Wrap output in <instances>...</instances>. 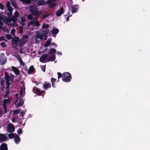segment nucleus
<instances>
[{
    "instance_id": "obj_10",
    "label": "nucleus",
    "mask_w": 150,
    "mask_h": 150,
    "mask_svg": "<svg viewBox=\"0 0 150 150\" xmlns=\"http://www.w3.org/2000/svg\"><path fill=\"white\" fill-rule=\"evenodd\" d=\"M8 132H13L15 130V127L12 124H10L8 125L7 127Z\"/></svg>"
},
{
    "instance_id": "obj_40",
    "label": "nucleus",
    "mask_w": 150,
    "mask_h": 150,
    "mask_svg": "<svg viewBox=\"0 0 150 150\" xmlns=\"http://www.w3.org/2000/svg\"><path fill=\"white\" fill-rule=\"evenodd\" d=\"M20 110H15L13 111V112L14 114H18L20 112Z\"/></svg>"
},
{
    "instance_id": "obj_56",
    "label": "nucleus",
    "mask_w": 150,
    "mask_h": 150,
    "mask_svg": "<svg viewBox=\"0 0 150 150\" xmlns=\"http://www.w3.org/2000/svg\"><path fill=\"white\" fill-rule=\"evenodd\" d=\"M52 45H55V47H57V45L54 43H52Z\"/></svg>"
},
{
    "instance_id": "obj_59",
    "label": "nucleus",
    "mask_w": 150,
    "mask_h": 150,
    "mask_svg": "<svg viewBox=\"0 0 150 150\" xmlns=\"http://www.w3.org/2000/svg\"><path fill=\"white\" fill-rule=\"evenodd\" d=\"M23 45V44L21 45H19V46L20 47H21V46Z\"/></svg>"
},
{
    "instance_id": "obj_16",
    "label": "nucleus",
    "mask_w": 150,
    "mask_h": 150,
    "mask_svg": "<svg viewBox=\"0 0 150 150\" xmlns=\"http://www.w3.org/2000/svg\"><path fill=\"white\" fill-rule=\"evenodd\" d=\"M48 55L47 54H44L40 57V61L41 62H43V61L47 58Z\"/></svg>"
},
{
    "instance_id": "obj_5",
    "label": "nucleus",
    "mask_w": 150,
    "mask_h": 150,
    "mask_svg": "<svg viewBox=\"0 0 150 150\" xmlns=\"http://www.w3.org/2000/svg\"><path fill=\"white\" fill-rule=\"evenodd\" d=\"M71 76L68 72H66L63 74L62 77V80L64 82H69L71 80Z\"/></svg>"
},
{
    "instance_id": "obj_24",
    "label": "nucleus",
    "mask_w": 150,
    "mask_h": 150,
    "mask_svg": "<svg viewBox=\"0 0 150 150\" xmlns=\"http://www.w3.org/2000/svg\"><path fill=\"white\" fill-rule=\"evenodd\" d=\"M34 69L33 66H31L29 69L28 73L30 74L32 73L34 71Z\"/></svg>"
},
{
    "instance_id": "obj_49",
    "label": "nucleus",
    "mask_w": 150,
    "mask_h": 150,
    "mask_svg": "<svg viewBox=\"0 0 150 150\" xmlns=\"http://www.w3.org/2000/svg\"><path fill=\"white\" fill-rule=\"evenodd\" d=\"M3 23L1 21H0V29H1V28L3 26Z\"/></svg>"
},
{
    "instance_id": "obj_15",
    "label": "nucleus",
    "mask_w": 150,
    "mask_h": 150,
    "mask_svg": "<svg viewBox=\"0 0 150 150\" xmlns=\"http://www.w3.org/2000/svg\"><path fill=\"white\" fill-rule=\"evenodd\" d=\"M79 8V6L77 5H74L72 6V14L74 13L77 11V9Z\"/></svg>"
},
{
    "instance_id": "obj_21",
    "label": "nucleus",
    "mask_w": 150,
    "mask_h": 150,
    "mask_svg": "<svg viewBox=\"0 0 150 150\" xmlns=\"http://www.w3.org/2000/svg\"><path fill=\"white\" fill-rule=\"evenodd\" d=\"M51 86L50 83H47V82H45L44 84V88L45 89L50 88Z\"/></svg>"
},
{
    "instance_id": "obj_52",
    "label": "nucleus",
    "mask_w": 150,
    "mask_h": 150,
    "mask_svg": "<svg viewBox=\"0 0 150 150\" xmlns=\"http://www.w3.org/2000/svg\"><path fill=\"white\" fill-rule=\"evenodd\" d=\"M42 69L43 71L45 72V66L43 67L42 68Z\"/></svg>"
},
{
    "instance_id": "obj_20",
    "label": "nucleus",
    "mask_w": 150,
    "mask_h": 150,
    "mask_svg": "<svg viewBox=\"0 0 150 150\" xmlns=\"http://www.w3.org/2000/svg\"><path fill=\"white\" fill-rule=\"evenodd\" d=\"M14 140L16 144H18L20 141V138L16 134V136L14 137Z\"/></svg>"
},
{
    "instance_id": "obj_13",
    "label": "nucleus",
    "mask_w": 150,
    "mask_h": 150,
    "mask_svg": "<svg viewBox=\"0 0 150 150\" xmlns=\"http://www.w3.org/2000/svg\"><path fill=\"white\" fill-rule=\"evenodd\" d=\"M8 148L6 144L5 143H2L0 146V150H7Z\"/></svg>"
},
{
    "instance_id": "obj_36",
    "label": "nucleus",
    "mask_w": 150,
    "mask_h": 150,
    "mask_svg": "<svg viewBox=\"0 0 150 150\" xmlns=\"http://www.w3.org/2000/svg\"><path fill=\"white\" fill-rule=\"evenodd\" d=\"M0 45L2 47H6V45L5 44L4 42H2L1 43Z\"/></svg>"
},
{
    "instance_id": "obj_11",
    "label": "nucleus",
    "mask_w": 150,
    "mask_h": 150,
    "mask_svg": "<svg viewBox=\"0 0 150 150\" xmlns=\"http://www.w3.org/2000/svg\"><path fill=\"white\" fill-rule=\"evenodd\" d=\"M11 100V99H5L4 100V113H5L7 111L6 109L7 108L6 106V104L8 103H9Z\"/></svg>"
},
{
    "instance_id": "obj_57",
    "label": "nucleus",
    "mask_w": 150,
    "mask_h": 150,
    "mask_svg": "<svg viewBox=\"0 0 150 150\" xmlns=\"http://www.w3.org/2000/svg\"><path fill=\"white\" fill-rule=\"evenodd\" d=\"M67 21H68L69 20V17H68L67 18Z\"/></svg>"
},
{
    "instance_id": "obj_33",
    "label": "nucleus",
    "mask_w": 150,
    "mask_h": 150,
    "mask_svg": "<svg viewBox=\"0 0 150 150\" xmlns=\"http://www.w3.org/2000/svg\"><path fill=\"white\" fill-rule=\"evenodd\" d=\"M6 38L8 40L11 39L12 38V36L9 34H7L6 35Z\"/></svg>"
},
{
    "instance_id": "obj_35",
    "label": "nucleus",
    "mask_w": 150,
    "mask_h": 150,
    "mask_svg": "<svg viewBox=\"0 0 150 150\" xmlns=\"http://www.w3.org/2000/svg\"><path fill=\"white\" fill-rule=\"evenodd\" d=\"M16 57L19 61L20 60V59H22L21 57L18 54H16Z\"/></svg>"
},
{
    "instance_id": "obj_43",
    "label": "nucleus",
    "mask_w": 150,
    "mask_h": 150,
    "mask_svg": "<svg viewBox=\"0 0 150 150\" xmlns=\"http://www.w3.org/2000/svg\"><path fill=\"white\" fill-rule=\"evenodd\" d=\"M19 28L20 29V33H22L23 31V27L21 26H20L19 27Z\"/></svg>"
},
{
    "instance_id": "obj_46",
    "label": "nucleus",
    "mask_w": 150,
    "mask_h": 150,
    "mask_svg": "<svg viewBox=\"0 0 150 150\" xmlns=\"http://www.w3.org/2000/svg\"><path fill=\"white\" fill-rule=\"evenodd\" d=\"M26 110H25L21 112V113L22 116H23L25 115V113L26 112Z\"/></svg>"
},
{
    "instance_id": "obj_28",
    "label": "nucleus",
    "mask_w": 150,
    "mask_h": 150,
    "mask_svg": "<svg viewBox=\"0 0 150 150\" xmlns=\"http://www.w3.org/2000/svg\"><path fill=\"white\" fill-rule=\"evenodd\" d=\"M16 136V134L14 133H11L8 134V137L9 138L11 139H13V137H15Z\"/></svg>"
},
{
    "instance_id": "obj_48",
    "label": "nucleus",
    "mask_w": 150,
    "mask_h": 150,
    "mask_svg": "<svg viewBox=\"0 0 150 150\" xmlns=\"http://www.w3.org/2000/svg\"><path fill=\"white\" fill-rule=\"evenodd\" d=\"M49 30L48 29H47L46 30L45 32V35H47L48 33L49 32Z\"/></svg>"
},
{
    "instance_id": "obj_4",
    "label": "nucleus",
    "mask_w": 150,
    "mask_h": 150,
    "mask_svg": "<svg viewBox=\"0 0 150 150\" xmlns=\"http://www.w3.org/2000/svg\"><path fill=\"white\" fill-rule=\"evenodd\" d=\"M5 79L7 81L6 83V88L7 89L8 88L10 84V82H13V76L11 74L10 75H8V73L6 72H5Z\"/></svg>"
},
{
    "instance_id": "obj_55",
    "label": "nucleus",
    "mask_w": 150,
    "mask_h": 150,
    "mask_svg": "<svg viewBox=\"0 0 150 150\" xmlns=\"http://www.w3.org/2000/svg\"><path fill=\"white\" fill-rule=\"evenodd\" d=\"M57 54L58 55H62V52H58L57 53Z\"/></svg>"
},
{
    "instance_id": "obj_45",
    "label": "nucleus",
    "mask_w": 150,
    "mask_h": 150,
    "mask_svg": "<svg viewBox=\"0 0 150 150\" xmlns=\"http://www.w3.org/2000/svg\"><path fill=\"white\" fill-rule=\"evenodd\" d=\"M3 29L5 32H6L7 33L9 32V31H8V30L6 28H4Z\"/></svg>"
},
{
    "instance_id": "obj_23",
    "label": "nucleus",
    "mask_w": 150,
    "mask_h": 150,
    "mask_svg": "<svg viewBox=\"0 0 150 150\" xmlns=\"http://www.w3.org/2000/svg\"><path fill=\"white\" fill-rule=\"evenodd\" d=\"M26 19L25 17H21V24L22 25H25V22L26 21Z\"/></svg>"
},
{
    "instance_id": "obj_12",
    "label": "nucleus",
    "mask_w": 150,
    "mask_h": 150,
    "mask_svg": "<svg viewBox=\"0 0 150 150\" xmlns=\"http://www.w3.org/2000/svg\"><path fill=\"white\" fill-rule=\"evenodd\" d=\"M56 15L57 16H59L63 13V7H61L58 9L56 12Z\"/></svg>"
},
{
    "instance_id": "obj_7",
    "label": "nucleus",
    "mask_w": 150,
    "mask_h": 150,
    "mask_svg": "<svg viewBox=\"0 0 150 150\" xmlns=\"http://www.w3.org/2000/svg\"><path fill=\"white\" fill-rule=\"evenodd\" d=\"M57 0H47V3L48 5V6L50 8H52L56 6L57 4L56 1Z\"/></svg>"
},
{
    "instance_id": "obj_53",
    "label": "nucleus",
    "mask_w": 150,
    "mask_h": 150,
    "mask_svg": "<svg viewBox=\"0 0 150 150\" xmlns=\"http://www.w3.org/2000/svg\"><path fill=\"white\" fill-rule=\"evenodd\" d=\"M12 44H13V43L16 44V40H12Z\"/></svg>"
},
{
    "instance_id": "obj_63",
    "label": "nucleus",
    "mask_w": 150,
    "mask_h": 150,
    "mask_svg": "<svg viewBox=\"0 0 150 150\" xmlns=\"http://www.w3.org/2000/svg\"><path fill=\"white\" fill-rule=\"evenodd\" d=\"M69 15H70V13H69Z\"/></svg>"
},
{
    "instance_id": "obj_47",
    "label": "nucleus",
    "mask_w": 150,
    "mask_h": 150,
    "mask_svg": "<svg viewBox=\"0 0 150 150\" xmlns=\"http://www.w3.org/2000/svg\"><path fill=\"white\" fill-rule=\"evenodd\" d=\"M36 93L37 94H39L40 93H41V92L40 91V90H39V89H36Z\"/></svg>"
},
{
    "instance_id": "obj_26",
    "label": "nucleus",
    "mask_w": 150,
    "mask_h": 150,
    "mask_svg": "<svg viewBox=\"0 0 150 150\" xmlns=\"http://www.w3.org/2000/svg\"><path fill=\"white\" fill-rule=\"evenodd\" d=\"M45 1L43 0H40L39 1L38 3V5L40 6L45 4Z\"/></svg>"
},
{
    "instance_id": "obj_60",
    "label": "nucleus",
    "mask_w": 150,
    "mask_h": 150,
    "mask_svg": "<svg viewBox=\"0 0 150 150\" xmlns=\"http://www.w3.org/2000/svg\"><path fill=\"white\" fill-rule=\"evenodd\" d=\"M0 112L1 113H2V111L1 110H0Z\"/></svg>"
},
{
    "instance_id": "obj_61",
    "label": "nucleus",
    "mask_w": 150,
    "mask_h": 150,
    "mask_svg": "<svg viewBox=\"0 0 150 150\" xmlns=\"http://www.w3.org/2000/svg\"><path fill=\"white\" fill-rule=\"evenodd\" d=\"M5 41L6 42V41H7V40H5Z\"/></svg>"
},
{
    "instance_id": "obj_22",
    "label": "nucleus",
    "mask_w": 150,
    "mask_h": 150,
    "mask_svg": "<svg viewBox=\"0 0 150 150\" xmlns=\"http://www.w3.org/2000/svg\"><path fill=\"white\" fill-rule=\"evenodd\" d=\"M52 39H49L48 40L46 41L45 44L44 45V46L45 47H47L48 46H49L50 44L51 41H52Z\"/></svg>"
},
{
    "instance_id": "obj_6",
    "label": "nucleus",
    "mask_w": 150,
    "mask_h": 150,
    "mask_svg": "<svg viewBox=\"0 0 150 150\" xmlns=\"http://www.w3.org/2000/svg\"><path fill=\"white\" fill-rule=\"evenodd\" d=\"M29 10L34 15L38 16L40 14V12H38L37 8L35 6H31L29 8Z\"/></svg>"
},
{
    "instance_id": "obj_19",
    "label": "nucleus",
    "mask_w": 150,
    "mask_h": 150,
    "mask_svg": "<svg viewBox=\"0 0 150 150\" xmlns=\"http://www.w3.org/2000/svg\"><path fill=\"white\" fill-rule=\"evenodd\" d=\"M28 40V36L27 35H25L22 39L21 41L23 44L25 43Z\"/></svg>"
},
{
    "instance_id": "obj_42",
    "label": "nucleus",
    "mask_w": 150,
    "mask_h": 150,
    "mask_svg": "<svg viewBox=\"0 0 150 150\" xmlns=\"http://www.w3.org/2000/svg\"><path fill=\"white\" fill-rule=\"evenodd\" d=\"M20 60L19 61L21 64L23 66L24 65V63L23 62L22 59H20Z\"/></svg>"
},
{
    "instance_id": "obj_2",
    "label": "nucleus",
    "mask_w": 150,
    "mask_h": 150,
    "mask_svg": "<svg viewBox=\"0 0 150 150\" xmlns=\"http://www.w3.org/2000/svg\"><path fill=\"white\" fill-rule=\"evenodd\" d=\"M17 21V18L14 16H13L11 19L6 18L4 20V22L7 24L12 27H16L17 25L16 22Z\"/></svg>"
},
{
    "instance_id": "obj_54",
    "label": "nucleus",
    "mask_w": 150,
    "mask_h": 150,
    "mask_svg": "<svg viewBox=\"0 0 150 150\" xmlns=\"http://www.w3.org/2000/svg\"><path fill=\"white\" fill-rule=\"evenodd\" d=\"M12 121L13 122H16V120L15 118H13L12 119Z\"/></svg>"
},
{
    "instance_id": "obj_62",
    "label": "nucleus",
    "mask_w": 150,
    "mask_h": 150,
    "mask_svg": "<svg viewBox=\"0 0 150 150\" xmlns=\"http://www.w3.org/2000/svg\"><path fill=\"white\" fill-rule=\"evenodd\" d=\"M71 15H72V14H71V15H70V16H71Z\"/></svg>"
},
{
    "instance_id": "obj_39",
    "label": "nucleus",
    "mask_w": 150,
    "mask_h": 150,
    "mask_svg": "<svg viewBox=\"0 0 150 150\" xmlns=\"http://www.w3.org/2000/svg\"><path fill=\"white\" fill-rule=\"evenodd\" d=\"M57 74H58V81H59V79L62 76V74L61 73H60L59 72H58L57 73Z\"/></svg>"
},
{
    "instance_id": "obj_41",
    "label": "nucleus",
    "mask_w": 150,
    "mask_h": 150,
    "mask_svg": "<svg viewBox=\"0 0 150 150\" xmlns=\"http://www.w3.org/2000/svg\"><path fill=\"white\" fill-rule=\"evenodd\" d=\"M17 133L18 134H21L22 133V131L21 129H19L18 130Z\"/></svg>"
},
{
    "instance_id": "obj_8",
    "label": "nucleus",
    "mask_w": 150,
    "mask_h": 150,
    "mask_svg": "<svg viewBox=\"0 0 150 150\" xmlns=\"http://www.w3.org/2000/svg\"><path fill=\"white\" fill-rule=\"evenodd\" d=\"M6 62V59L4 56V55L2 54L0 56V64L1 65L4 64Z\"/></svg>"
},
{
    "instance_id": "obj_14",
    "label": "nucleus",
    "mask_w": 150,
    "mask_h": 150,
    "mask_svg": "<svg viewBox=\"0 0 150 150\" xmlns=\"http://www.w3.org/2000/svg\"><path fill=\"white\" fill-rule=\"evenodd\" d=\"M7 139V137L5 135L0 134V142L5 141Z\"/></svg>"
},
{
    "instance_id": "obj_30",
    "label": "nucleus",
    "mask_w": 150,
    "mask_h": 150,
    "mask_svg": "<svg viewBox=\"0 0 150 150\" xmlns=\"http://www.w3.org/2000/svg\"><path fill=\"white\" fill-rule=\"evenodd\" d=\"M51 82L52 83V86L54 88L55 87L54 86V83L56 81V79L52 78L51 79Z\"/></svg>"
},
{
    "instance_id": "obj_25",
    "label": "nucleus",
    "mask_w": 150,
    "mask_h": 150,
    "mask_svg": "<svg viewBox=\"0 0 150 150\" xmlns=\"http://www.w3.org/2000/svg\"><path fill=\"white\" fill-rule=\"evenodd\" d=\"M55 59V55H52L49 58V60L51 61H53Z\"/></svg>"
},
{
    "instance_id": "obj_17",
    "label": "nucleus",
    "mask_w": 150,
    "mask_h": 150,
    "mask_svg": "<svg viewBox=\"0 0 150 150\" xmlns=\"http://www.w3.org/2000/svg\"><path fill=\"white\" fill-rule=\"evenodd\" d=\"M59 32V30L57 28H53L51 31L53 35V36L55 37V35Z\"/></svg>"
},
{
    "instance_id": "obj_27",
    "label": "nucleus",
    "mask_w": 150,
    "mask_h": 150,
    "mask_svg": "<svg viewBox=\"0 0 150 150\" xmlns=\"http://www.w3.org/2000/svg\"><path fill=\"white\" fill-rule=\"evenodd\" d=\"M49 27V25L48 24L45 23H44L42 26V29H45L48 28Z\"/></svg>"
},
{
    "instance_id": "obj_34",
    "label": "nucleus",
    "mask_w": 150,
    "mask_h": 150,
    "mask_svg": "<svg viewBox=\"0 0 150 150\" xmlns=\"http://www.w3.org/2000/svg\"><path fill=\"white\" fill-rule=\"evenodd\" d=\"M23 3H29L30 2V0H21Z\"/></svg>"
},
{
    "instance_id": "obj_1",
    "label": "nucleus",
    "mask_w": 150,
    "mask_h": 150,
    "mask_svg": "<svg viewBox=\"0 0 150 150\" xmlns=\"http://www.w3.org/2000/svg\"><path fill=\"white\" fill-rule=\"evenodd\" d=\"M20 86L21 90L19 93L20 95L21 96V98L20 99L18 98V94L17 93L16 94V97L17 98V100L15 101V103H16L19 101V102L17 104H16V107L17 108L21 106V105H23V104L24 101L22 99L21 97H23L25 96V87L24 83L22 82L20 84Z\"/></svg>"
},
{
    "instance_id": "obj_29",
    "label": "nucleus",
    "mask_w": 150,
    "mask_h": 150,
    "mask_svg": "<svg viewBox=\"0 0 150 150\" xmlns=\"http://www.w3.org/2000/svg\"><path fill=\"white\" fill-rule=\"evenodd\" d=\"M56 50L55 49L51 48L50 49L49 53L52 54L56 52Z\"/></svg>"
},
{
    "instance_id": "obj_58",
    "label": "nucleus",
    "mask_w": 150,
    "mask_h": 150,
    "mask_svg": "<svg viewBox=\"0 0 150 150\" xmlns=\"http://www.w3.org/2000/svg\"><path fill=\"white\" fill-rule=\"evenodd\" d=\"M2 19V17L0 16V20H1Z\"/></svg>"
},
{
    "instance_id": "obj_44",
    "label": "nucleus",
    "mask_w": 150,
    "mask_h": 150,
    "mask_svg": "<svg viewBox=\"0 0 150 150\" xmlns=\"http://www.w3.org/2000/svg\"><path fill=\"white\" fill-rule=\"evenodd\" d=\"M0 8L1 9V10H3L4 9V6L3 4H0Z\"/></svg>"
},
{
    "instance_id": "obj_38",
    "label": "nucleus",
    "mask_w": 150,
    "mask_h": 150,
    "mask_svg": "<svg viewBox=\"0 0 150 150\" xmlns=\"http://www.w3.org/2000/svg\"><path fill=\"white\" fill-rule=\"evenodd\" d=\"M14 16H15V17L16 18V17H18L19 16V14L18 13L17 11H16L14 13Z\"/></svg>"
},
{
    "instance_id": "obj_31",
    "label": "nucleus",
    "mask_w": 150,
    "mask_h": 150,
    "mask_svg": "<svg viewBox=\"0 0 150 150\" xmlns=\"http://www.w3.org/2000/svg\"><path fill=\"white\" fill-rule=\"evenodd\" d=\"M43 38L42 35H37L35 38V39L37 40L38 39H42Z\"/></svg>"
},
{
    "instance_id": "obj_9",
    "label": "nucleus",
    "mask_w": 150,
    "mask_h": 150,
    "mask_svg": "<svg viewBox=\"0 0 150 150\" xmlns=\"http://www.w3.org/2000/svg\"><path fill=\"white\" fill-rule=\"evenodd\" d=\"M10 2L8 1L6 4V7L7 8L8 11L9 12V13H8V17H10L11 16V13L13 11L12 8L10 6Z\"/></svg>"
},
{
    "instance_id": "obj_50",
    "label": "nucleus",
    "mask_w": 150,
    "mask_h": 150,
    "mask_svg": "<svg viewBox=\"0 0 150 150\" xmlns=\"http://www.w3.org/2000/svg\"><path fill=\"white\" fill-rule=\"evenodd\" d=\"M4 37L1 36L0 37V41L2 40H4Z\"/></svg>"
},
{
    "instance_id": "obj_32",
    "label": "nucleus",
    "mask_w": 150,
    "mask_h": 150,
    "mask_svg": "<svg viewBox=\"0 0 150 150\" xmlns=\"http://www.w3.org/2000/svg\"><path fill=\"white\" fill-rule=\"evenodd\" d=\"M27 18L28 20H32L33 18V16L31 14H28L27 16Z\"/></svg>"
},
{
    "instance_id": "obj_3",
    "label": "nucleus",
    "mask_w": 150,
    "mask_h": 150,
    "mask_svg": "<svg viewBox=\"0 0 150 150\" xmlns=\"http://www.w3.org/2000/svg\"><path fill=\"white\" fill-rule=\"evenodd\" d=\"M38 18H36L35 20H32L31 21L28 22V26L31 30H33L34 28V25L36 27L39 26L40 25V23L37 20Z\"/></svg>"
},
{
    "instance_id": "obj_51",
    "label": "nucleus",
    "mask_w": 150,
    "mask_h": 150,
    "mask_svg": "<svg viewBox=\"0 0 150 150\" xmlns=\"http://www.w3.org/2000/svg\"><path fill=\"white\" fill-rule=\"evenodd\" d=\"M11 3H12V4L13 5L14 7H15V8H16V4L12 2H11Z\"/></svg>"
},
{
    "instance_id": "obj_37",
    "label": "nucleus",
    "mask_w": 150,
    "mask_h": 150,
    "mask_svg": "<svg viewBox=\"0 0 150 150\" xmlns=\"http://www.w3.org/2000/svg\"><path fill=\"white\" fill-rule=\"evenodd\" d=\"M15 29H12L11 31V33L13 36H14L15 35Z\"/></svg>"
},
{
    "instance_id": "obj_18",
    "label": "nucleus",
    "mask_w": 150,
    "mask_h": 150,
    "mask_svg": "<svg viewBox=\"0 0 150 150\" xmlns=\"http://www.w3.org/2000/svg\"><path fill=\"white\" fill-rule=\"evenodd\" d=\"M12 69L15 73L17 75H18L19 74L18 69L16 67L13 66L12 67Z\"/></svg>"
}]
</instances>
